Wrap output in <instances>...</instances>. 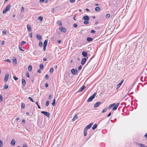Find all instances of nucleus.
<instances>
[{"mask_svg": "<svg viewBox=\"0 0 147 147\" xmlns=\"http://www.w3.org/2000/svg\"><path fill=\"white\" fill-rule=\"evenodd\" d=\"M36 38H37L39 40H40L41 39V36L39 34H36Z\"/></svg>", "mask_w": 147, "mask_h": 147, "instance_id": "nucleus-17", "label": "nucleus"}, {"mask_svg": "<svg viewBox=\"0 0 147 147\" xmlns=\"http://www.w3.org/2000/svg\"><path fill=\"white\" fill-rule=\"evenodd\" d=\"M88 129H87L86 127L84 129V131H86H86H87Z\"/></svg>", "mask_w": 147, "mask_h": 147, "instance_id": "nucleus-58", "label": "nucleus"}, {"mask_svg": "<svg viewBox=\"0 0 147 147\" xmlns=\"http://www.w3.org/2000/svg\"><path fill=\"white\" fill-rule=\"evenodd\" d=\"M53 71V68H51L50 70V73H52Z\"/></svg>", "mask_w": 147, "mask_h": 147, "instance_id": "nucleus-34", "label": "nucleus"}, {"mask_svg": "<svg viewBox=\"0 0 147 147\" xmlns=\"http://www.w3.org/2000/svg\"><path fill=\"white\" fill-rule=\"evenodd\" d=\"M55 99H54L53 100V102L52 103V105L53 106H54L55 105Z\"/></svg>", "mask_w": 147, "mask_h": 147, "instance_id": "nucleus-32", "label": "nucleus"}, {"mask_svg": "<svg viewBox=\"0 0 147 147\" xmlns=\"http://www.w3.org/2000/svg\"><path fill=\"white\" fill-rule=\"evenodd\" d=\"M97 126V125L96 124H95L93 125L92 128L93 130H94L96 128Z\"/></svg>", "mask_w": 147, "mask_h": 147, "instance_id": "nucleus-25", "label": "nucleus"}, {"mask_svg": "<svg viewBox=\"0 0 147 147\" xmlns=\"http://www.w3.org/2000/svg\"><path fill=\"white\" fill-rule=\"evenodd\" d=\"M115 104V103H113V104H111L109 106V108H108V109H111L113 106H114Z\"/></svg>", "mask_w": 147, "mask_h": 147, "instance_id": "nucleus-24", "label": "nucleus"}, {"mask_svg": "<svg viewBox=\"0 0 147 147\" xmlns=\"http://www.w3.org/2000/svg\"><path fill=\"white\" fill-rule=\"evenodd\" d=\"M41 113L43 114H44L46 116L48 117H49L50 116V114L49 113L45 111H42L41 112Z\"/></svg>", "mask_w": 147, "mask_h": 147, "instance_id": "nucleus-3", "label": "nucleus"}, {"mask_svg": "<svg viewBox=\"0 0 147 147\" xmlns=\"http://www.w3.org/2000/svg\"><path fill=\"white\" fill-rule=\"evenodd\" d=\"M8 86L7 84H5L4 86V89H6L7 88H8Z\"/></svg>", "mask_w": 147, "mask_h": 147, "instance_id": "nucleus-31", "label": "nucleus"}, {"mask_svg": "<svg viewBox=\"0 0 147 147\" xmlns=\"http://www.w3.org/2000/svg\"><path fill=\"white\" fill-rule=\"evenodd\" d=\"M27 28L29 32H31V27L29 26L28 25H27Z\"/></svg>", "mask_w": 147, "mask_h": 147, "instance_id": "nucleus-20", "label": "nucleus"}, {"mask_svg": "<svg viewBox=\"0 0 147 147\" xmlns=\"http://www.w3.org/2000/svg\"><path fill=\"white\" fill-rule=\"evenodd\" d=\"M47 42H48L47 40H45L44 42L43 46H47Z\"/></svg>", "mask_w": 147, "mask_h": 147, "instance_id": "nucleus-22", "label": "nucleus"}, {"mask_svg": "<svg viewBox=\"0 0 147 147\" xmlns=\"http://www.w3.org/2000/svg\"><path fill=\"white\" fill-rule=\"evenodd\" d=\"M3 98L1 95H0V101L2 102L3 101Z\"/></svg>", "mask_w": 147, "mask_h": 147, "instance_id": "nucleus-39", "label": "nucleus"}, {"mask_svg": "<svg viewBox=\"0 0 147 147\" xmlns=\"http://www.w3.org/2000/svg\"><path fill=\"white\" fill-rule=\"evenodd\" d=\"M82 55L84 57H86L87 55V52L85 51H83L82 52Z\"/></svg>", "mask_w": 147, "mask_h": 147, "instance_id": "nucleus-14", "label": "nucleus"}, {"mask_svg": "<svg viewBox=\"0 0 147 147\" xmlns=\"http://www.w3.org/2000/svg\"><path fill=\"white\" fill-rule=\"evenodd\" d=\"M28 99L30 100L32 102H34V101L30 97H28Z\"/></svg>", "mask_w": 147, "mask_h": 147, "instance_id": "nucleus-35", "label": "nucleus"}, {"mask_svg": "<svg viewBox=\"0 0 147 147\" xmlns=\"http://www.w3.org/2000/svg\"><path fill=\"white\" fill-rule=\"evenodd\" d=\"M91 33H92L94 34V33H95V30H92L91 31Z\"/></svg>", "mask_w": 147, "mask_h": 147, "instance_id": "nucleus-50", "label": "nucleus"}, {"mask_svg": "<svg viewBox=\"0 0 147 147\" xmlns=\"http://www.w3.org/2000/svg\"><path fill=\"white\" fill-rule=\"evenodd\" d=\"M37 72L39 74L41 73L40 70V69H38L37 71Z\"/></svg>", "mask_w": 147, "mask_h": 147, "instance_id": "nucleus-57", "label": "nucleus"}, {"mask_svg": "<svg viewBox=\"0 0 147 147\" xmlns=\"http://www.w3.org/2000/svg\"><path fill=\"white\" fill-rule=\"evenodd\" d=\"M45 78L46 79H48L49 78V76L47 74L46 75Z\"/></svg>", "mask_w": 147, "mask_h": 147, "instance_id": "nucleus-47", "label": "nucleus"}, {"mask_svg": "<svg viewBox=\"0 0 147 147\" xmlns=\"http://www.w3.org/2000/svg\"><path fill=\"white\" fill-rule=\"evenodd\" d=\"M23 147H27L26 144H24L23 145Z\"/></svg>", "mask_w": 147, "mask_h": 147, "instance_id": "nucleus-62", "label": "nucleus"}, {"mask_svg": "<svg viewBox=\"0 0 147 147\" xmlns=\"http://www.w3.org/2000/svg\"><path fill=\"white\" fill-rule=\"evenodd\" d=\"M144 136L147 139V132L145 134Z\"/></svg>", "mask_w": 147, "mask_h": 147, "instance_id": "nucleus-63", "label": "nucleus"}, {"mask_svg": "<svg viewBox=\"0 0 147 147\" xmlns=\"http://www.w3.org/2000/svg\"><path fill=\"white\" fill-rule=\"evenodd\" d=\"M39 45L40 47H42V43L41 42H39Z\"/></svg>", "mask_w": 147, "mask_h": 147, "instance_id": "nucleus-36", "label": "nucleus"}, {"mask_svg": "<svg viewBox=\"0 0 147 147\" xmlns=\"http://www.w3.org/2000/svg\"><path fill=\"white\" fill-rule=\"evenodd\" d=\"M96 11H100V8L99 7H96L95 9Z\"/></svg>", "mask_w": 147, "mask_h": 147, "instance_id": "nucleus-23", "label": "nucleus"}, {"mask_svg": "<svg viewBox=\"0 0 147 147\" xmlns=\"http://www.w3.org/2000/svg\"><path fill=\"white\" fill-rule=\"evenodd\" d=\"M97 94V93H94L87 100V102H90L95 97Z\"/></svg>", "mask_w": 147, "mask_h": 147, "instance_id": "nucleus-2", "label": "nucleus"}, {"mask_svg": "<svg viewBox=\"0 0 147 147\" xmlns=\"http://www.w3.org/2000/svg\"><path fill=\"white\" fill-rule=\"evenodd\" d=\"M86 88L85 86H82L81 88H80V89L78 91V92H80L82 91V90H84V89Z\"/></svg>", "mask_w": 147, "mask_h": 147, "instance_id": "nucleus-10", "label": "nucleus"}, {"mask_svg": "<svg viewBox=\"0 0 147 147\" xmlns=\"http://www.w3.org/2000/svg\"><path fill=\"white\" fill-rule=\"evenodd\" d=\"M19 48L21 51H24V50L22 49V47H20L19 46Z\"/></svg>", "mask_w": 147, "mask_h": 147, "instance_id": "nucleus-45", "label": "nucleus"}, {"mask_svg": "<svg viewBox=\"0 0 147 147\" xmlns=\"http://www.w3.org/2000/svg\"><path fill=\"white\" fill-rule=\"evenodd\" d=\"M3 146V143L0 140V147H1Z\"/></svg>", "mask_w": 147, "mask_h": 147, "instance_id": "nucleus-37", "label": "nucleus"}, {"mask_svg": "<svg viewBox=\"0 0 147 147\" xmlns=\"http://www.w3.org/2000/svg\"><path fill=\"white\" fill-rule=\"evenodd\" d=\"M42 19H43V18H42V17H41V16H40V17H39L38 18V19L39 20V21H42Z\"/></svg>", "mask_w": 147, "mask_h": 147, "instance_id": "nucleus-30", "label": "nucleus"}, {"mask_svg": "<svg viewBox=\"0 0 147 147\" xmlns=\"http://www.w3.org/2000/svg\"><path fill=\"white\" fill-rule=\"evenodd\" d=\"M9 74H7L5 76V78L4 79V81L5 82H6L9 78Z\"/></svg>", "mask_w": 147, "mask_h": 147, "instance_id": "nucleus-8", "label": "nucleus"}, {"mask_svg": "<svg viewBox=\"0 0 147 147\" xmlns=\"http://www.w3.org/2000/svg\"><path fill=\"white\" fill-rule=\"evenodd\" d=\"M75 0H70V1L71 3H73L75 2Z\"/></svg>", "mask_w": 147, "mask_h": 147, "instance_id": "nucleus-48", "label": "nucleus"}, {"mask_svg": "<svg viewBox=\"0 0 147 147\" xmlns=\"http://www.w3.org/2000/svg\"><path fill=\"white\" fill-rule=\"evenodd\" d=\"M40 69H43V65L42 64H41L40 65Z\"/></svg>", "mask_w": 147, "mask_h": 147, "instance_id": "nucleus-29", "label": "nucleus"}, {"mask_svg": "<svg viewBox=\"0 0 147 147\" xmlns=\"http://www.w3.org/2000/svg\"><path fill=\"white\" fill-rule=\"evenodd\" d=\"M60 30L62 32H66V30L63 27H60L59 28Z\"/></svg>", "mask_w": 147, "mask_h": 147, "instance_id": "nucleus-4", "label": "nucleus"}, {"mask_svg": "<svg viewBox=\"0 0 147 147\" xmlns=\"http://www.w3.org/2000/svg\"><path fill=\"white\" fill-rule=\"evenodd\" d=\"M106 17L107 18H109L110 17V15L109 14H107L106 16Z\"/></svg>", "mask_w": 147, "mask_h": 147, "instance_id": "nucleus-46", "label": "nucleus"}, {"mask_svg": "<svg viewBox=\"0 0 147 147\" xmlns=\"http://www.w3.org/2000/svg\"><path fill=\"white\" fill-rule=\"evenodd\" d=\"M78 118V116L77 115H75L74 116V117L72 119L73 121H74L76 120Z\"/></svg>", "mask_w": 147, "mask_h": 147, "instance_id": "nucleus-21", "label": "nucleus"}, {"mask_svg": "<svg viewBox=\"0 0 147 147\" xmlns=\"http://www.w3.org/2000/svg\"><path fill=\"white\" fill-rule=\"evenodd\" d=\"M107 111V109L106 108L105 109L102 110V113H104L105 112H106Z\"/></svg>", "mask_w": 147, "mask_h": 147, "instance_id": "nucleus-44", "label": "nucleus"}, {"mask_svg": "<svg viewBox=\"0 0 147 147\" xmlns=\"http://www.w3.org/2000/svg\"><path fill=\"white\" fill-rule=\"evenodd\" d=\"M22 122L23 124H24L25 123V121L24 119L22 120Z\"/></svg>", "mask_w": 147, "mask_h": 147, "instance_id": "nucleus-61", "label": "nucleus"}, {"mask_svg": "<svg viewBox=\"0 0 147 147\" xmlns=\"http://www.w3.org/2000/svg\"><path fill=\"white\" fill-rule=\"evenodd\" d=\"M48 84L47 83H46L45 84V87L46 88L48 87Z\"/></svg>", "mask_w": 147, "mask_h": 147, "instance_id": "nucleus-60", "label": "nucleus"}, {"mask_svg": "<svg viewBox=\"0 0 147 147\" xmlns=\"http://www.w3.org/2000/svg\"><path fill=\"white\" fill-rule=\"evenodd\" d=\"M82 66L81 65H80V66L79 67H78V69L79 70H80L81 69H82Z\"/></svg>", "mask_w": 147, "mask_h": 147, "instance_id": "nucleus-49", "label": "nucleus"}, {"mask_svg": "<svg viewBox=\"0 0 147 147\" xmlns=\"http://www.w3.org/2000/svg\"><path fill=\"white\" fill-rule=\"evenodd\" d=\"M24 11V8L23 7H22L21 9V11L23 12Z\"/></svg>", "mask_w": 147, "mask_h": 147, "instance_id": "nucleus-54", "label": "nucleus"}, {"mask_svg": "<svg viewBox=\"0 0 147 147\" xmlns=\"http://www.w3.org/2000/svg\"><path fill=\"white\" fill-rule=\"evenodd\" d=\"M49 102L48 101H47L46 103V106L48 107L49 105Z\"/></svg>", "mask_w": 147, "mask_h": 147, "instance_id": "nucleus-40", "label": "nucleus"}, {"mask_svg": "<svg viewBox=\"0 0 147 147\" xmlns=\"http://www.w3.org/2000/svg\"><path fill=\"white\" fill-rule=\"evenodd\" d=\"M57 23L58 24L59 26H61L62 25V23L60 21H58L57 22Z\"/></svg>", "mask_w": 147, "mask_h": 147, "instance_id": "nucleus-27", "label": "nucleus"}, {"mask_svg": "<svg viewBox=\"0 0 147 147\" xmlns=\"http://www.w3.org/2000/svg\"><path fill=\"white\" fill-rule=\"evenodd\" d=\"M101 104V102H96L95 104L94 105V107L95 108L98 107L99 105H100Z\"/></svg>", "mask_w": 147, "mask_h": 147, "instance_id": "nucleus-9", "label": "nucleus"}, {"mask_svg": "<svg viewBox=\"0 0 147 147\" xmlns=\"http://www.w3.org/2000/svg\"><path fill=\"white\" fill-rule=\"evenodd\" d=\"M93 40L92 38L91 37H88L87 38V40L89 42L92 41Z\"/></svg>", "mask_w": 147, "mask_h": 147, "instance_id": "nucleus-19", "label": "nucleus"}, {"mask_svg": "<svg viewBox=\"0 0 147 147\" xmlns=\"http://www.w3.org/2000/svg\"><path fill=\"white\" fill-rule=\"evenodd\" d=\"M12 61L14 65H16L17 64V59L16 58H13Z\"/></svg>", "mask_w": 147, "mask_h": 147, "instance_id": "nucleus-11", "label": "nucleus"}, {"mask_svg": "<svg viewBox=\"0 0 147 147\" xmlns=\"http://www.w3.org/2000/svg\"><path fill=\"white\" fill-rule=\"evenodd\" d=\"M21 107L22 109H24L25 108V105L23 103H22L21 104Z\"/></svg>", "mask_w": 147, "mask_h": 147, "instance_id": "nucleus-33", "label": "nucleus"}, {"mask_svg": "<svg viewBox=\"0 0 147 147\" xmlns=\"http://www.w3.org/2000/svg\"><path fill=\"white\" fill-rule=\"evenodd\" d=\"M88 21H84V24H88L89 23V22Z\"/></svg>", "mask_w": 147, "mask_h": 147, "instance_id": "nucleus-38", "label": "nucleus"}, {"mask_svg": "<svg viewBox=\"0 0 147 147\" xmlns=\"http://www.w3.org/2000/svg\"><path fill=\"white\" fill-rule=\"evenodd\" d=\"M119 105V103H117L113 107V109H112V110H113V111L116 110L117 109L118 106Z\"/></svg>", "mask_w": 147, "mask_h": 147, "instance_id": "nucleus-7", "label": "nucleus"}, {"mask_svg": "<svg viewBox=\"0 0 147 147\" xmlns=\"http://www.w3.org/2000/svg\"><path fill=\"white\" fill-rule=\"evenodd\" d=\"M83 19L85 21H89L90 20V18L88 16H85L83 17Z\"/></svg>", "mask_w": 147, "mask_h": 147, "instance_id": "nucleus-6", "label": "nucleus"}, {"mask_svg": "<svg viewBox=\"0 0 147 147\" xmlns=\"http://www.w3.org/2000/svg\"><path fill=\"white\" fill-rule=\"evenodd\" d=\"M71 73L74 75H76L78 72V70L76 69H72L71 70Z\"/></svg>", "mask_w": 147, "mask_h": 147, "instance_id": "nucleus-5", "label": "nucleus"}, {"mask_svg": "<svg viewBox=\"0 0 147 147\" xmlns=\"http://www.w3.org/2000/svg\"><path fill=\"white\" fill-rule=\"evenodd\" d=\"M5 61H7V62H9V63H10L11 62V61L9 59L5 60Z\"/></svg>", "mask_w": 147, "mask_h": 147, "instance_id": "nucleus-41", "label": "nucleus"}, {"mask_svg": "<svg viewBox=\"0 0 147 147\" xmlns=\"http://www.w3.org/2000/svg\"><path fill=\"white\" fill-rule=\"evenodd\" d=\"M46 46H43V50L44 51H45L46 50Z\"/></svg>", "mask_w": 147, "mask_h": 147, "instance_id": "nucleus-56", "label": "nucleus"}, {"mask_svg": "<svg viewBox=\"0 0 147 147\" xmlns=\"http://www.w3.org/2000/svg\"><path fill=\"white\" fill-rule=\"evenodd\" d=\"M138 144L140 146V147H145V146L144 144L140 143H139Z\"/></svg>", "mask_w": 147, "mask_h": 147, "instance_id": "nucleus-28", "label": "nucleus"}, {"mask_svg": "<svg viewBox=\"0 0 147 147\" xmlns=\"http://www.w3.org/2000/svg\"><path fill=\"white\" fill-rule=\"evenodd\" d=\"M26 43V42L25 41H22L21 42V45H25Z\"/></svg>", "mask_w": 147, "mask_h": 147, "instance_id": "nucleus-43", "label": "nucleus"}, {"mask_svg": "<svg viewBox=\"0 0 147 147\" xmlns=\"http://www.w3.org/2000/svg\"><path fill=\"white\" fill-rule=\"evenodd\" d=\"M22 84L23 86H25L26 84V82L24 79H22Z\"/></svg>", "mask_w": 147, "mask_h": 147, "instance_id": "nucleus-15", "label": "nucleus"}, {"mask_svg": "<svg viewBox=\"0 0 147 147\" xmlns=\"http://www.w3.org/2000/svg\"><path fill=\"white\" fill-rule=\"evenodd\" d=\"M47 60L46 58L44 57L43 58V61H45Z\"/></svg>", "mask_w": 147, "mask_h": 147, "instance_id": "nucleus-64", "label": "nucleus"}, {"mask_svg": "<svg viewBox=\"0 0 147 147\" xmlns=\"http://www.w3.org/2000/svg\"><path fill=\"white\" fill-rule=\"evenodd\" d=\"M11 5L9 4H8L5 7V9L3 10V13H5L7 11L9 10L10 8Z\"/></svg>", "mask_w": 147, "mask_h": 147, "instance_id": "nucleus-1", "label": "nucleus"}, {"mask_svg": "<svg viewBox=\"0 0 147 147\" xmlns=\"http://www.w3.org/2000/svg\"><path fill=\"white\" fill-rule=\"evenodd\" d=\"M2 32L3 34H6L7 33V32L5 30L3 31Z\"/></svg>", "mask_w": 147, "mask_h": 147, "instance_id": "nucleus-53", "label": "nucleus"}, {"mask_svg": "<svg viewBox=\"0 0 147 147\" xmlns=\"http://www.w3.org/2000/svg\"><path fill=\"white\" fill-rule=\"evenodd\" d=\"M86 61V59L85 58H83L81 61V64L82 65H83L85 63Z\"/></svg>", "mask_w": 147, "mask_h": 147, "instance_id": "nucleus-12", "label": "nucleus"}, {"mask_svg": "<svg viewBox=\"0 0 147 147\" xmlns=\"http://www.w3.org/2000/svg\"><path fill=\"white\" fill-rule=\"evenodd\" d=\"M15 144V141L14 139H12L11 141V145L14 146Z\"/></svg>", "mask_w": 147, "mask_h": 147, "instance_id": "nucleus-16", "label": "nucleus"}, {"mask_svg": "<svg viewBox=\"0 0 147 147\" xmlns=\"http://www.w3.org/2000/svg\"><path fill=\"white\" fill-rule=\"evenodd\" d=\"M111 115V113L110 112L108 114V115H107V117H110Z\"/></svg>", "mask_w": 147, "mask_h": 147, "instance_id": "nucleus-59", "label": "nucleus"}, {"mask_svg": "<svg viewBox=\"0 0 147 147\" xmlns=\"http://www.w3.org/2000/svg\"><path fill=\"white\" fill-rule=\"evenodd\" d=\"M26 76L27 77L29 78V74L28 72H27L26 73Z\"/></svg>", "mask_w": 147, "mask_h": 147, "instance_id": "nucleus-52", "label": "nucleus"}, {"mask_svg": "<svg viewBox=\"0 0 147 147\" xmlns=\"http://www.w3.org/2000/svg\"><path fill=\"white\" fill-rule=\"evenodd\" d=\"M13 78L16 81L18 80V78L16 76H13Z\"/></svg>", "mask_w": 147, "mask_h": 147, "instance_id": "nucleus-42", "label": "nucleus"}, {"mask_svg": "<svg viewBox=\"0 0 147 147\" xmlns=\"http://www.w3.org/2000/svg\"><path fill=\"white\" fill-rule=\"evenodd\" d=\"M123 80H122L121 82H120V83H119L117 85V89L119 88L120 86H121V84H122L123 83Z\"/></svg>", "mask_w": 147, "mask_h": 147, "instance_id": "nucleus-13", "label": "nucleus"}, {"mask_svg": "<svg viewBox=\"0 0 147 147\" xmlns=\"http://www.w3.org/2000/svg\"><path fill=\"white\" fill-rule=\"evenodd\" d=\"M84 134L85 136H86L87 135V133L86 131H84Z\"/></svg>", "mask_w": 147, "mask_h": 147, "instance_id": "nucleus-55", "label": "nucleus"}, {"mask_svg": "<svg viewBox=\"0 0 147 147\" xmlns=\"http://www.w3.org/2000/svg\"><path fill=\"white\" fill-rule=\"evenodd\" d=\"M93 124V123H90V124H89L88 125H87L86 127L88 129L90 128L91 126Z\"/></svg>", "mask_w": 147, "mask_h": 147, "instance_id": "nucleus-18", "label": "nucleus"}, {"mask_svg": "<svg viewBox=\"0 0 147 147\" xmlns=\"http://www.w3.org/2000/svg\"><path fill=\"white\" fill-rule=\"evenodd\" d=\"M77 24H74L73 25V26L75 28L77 27Z\"/></svg>", "mask_w": 147, "mask_h": 147, "instance_id": "nucleus-51", "label": "nucleus"}, {"mask_svg": "<svg viewBox=\"0 0 147 147\" xmlns=\"http://www.w3.org/2000/svg\"><path fill=\"white\" fill-rule=\"evenodd\" d=\"M28 69L30 71H31L32 70V66L31 65H29L28 67Z\"/></svg>", "mask_w": 147, "mask_h": 147, "instance_id": "nucleus-26", "label": "nucleus"}]
</instances>
